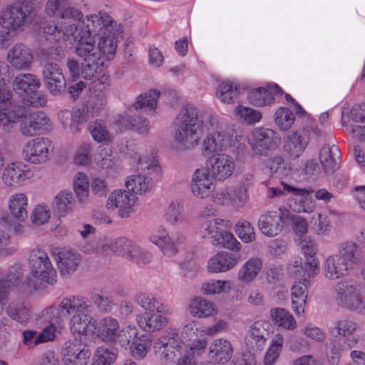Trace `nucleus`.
I'll return each mask as SVG.
<instances>
[{
    "label": "nucleus",
    "mask_w": 365,
    "mask_h": 365,
    "mask_svg": "<svg viewBox=\"0 0 365 365\" xmlns=\"http://www.w3.org/2000/svg\"><path fill=\"white\" fill-rule=\"evenodd\" d=\"M217 125V117L210 112L192 105H185L180 110L175 122L174 146L179 150H187L197 146L203 128Z\"/></svg>",
    "instance_id": "1"
},
{
    "label": "nucleus",
    "mask_w": 365,
    "mask_h": 365,
    "mask_svg": "<svg viewBox=\"0 0 365 365\" xmlns=\"http://www.w3.org/2000/svg\"><path fill=\"white\" fill-rule=\"evenodd\" d=\"M317 268V263L314 259L302 262L299 257L294 258L288 266L289 273L295 278L302 280L295 282L291 289L292 309L297 315L304 313L308 297L307 279L316 274Z\"/></svg>",
    "instance_id": "2"
},
{
    "label": "nucleus",
    "mask_w": 365,
    "mask_h": 365,
    "mask_svg": "<svg viewBox=\"0 0 365 365\" xmlns=\"http://www.w3.org/2000/svg\"><path fill=\"white\" fill-rule=\"evenodd\" d=\"M96 31V29H82L77 40L76 52L78 56L83 58L81 64V73L82 78L86 80L97 76L102 71L104 64L100 53L96 51L95 40L91 35Z\"/></svg>",
    "instance_id": "3"
},
{
    "label": "nucleus",
    "mask_w": 365,
    "mask_h": 365,
    "mask_svg": "<svg viewBox=\"0 0 365 365\" xmlns=\"http://www.w3.org/2000/svg\"><path fill=\"white\" fill-rule=\"evenodd\" d=\"M89 22L87 24L86 30L93 31L96 29V34L92 33L91 35L94 38L95 35L101 34L98 42V48H96V51L100 53L102 59L110 61L113 59L117 51V41L115 38L113 30L116 26V23L110 19L107 14L103 16L94 15L88 19Z\"/></svg>",
    "instance_id": "4"
},
{
    "label": "nucleus",
    "mask_w": 365,
    "mask_h": 365,
    "mask_svg": "<svg viewBox=\"0 0 365 365\" xmlns=\"http://www.w3.org/2000/svg\"><path fill=\"white\" fill-rule=\"evenodd\" d=\"M208 133L203 138L201 152L205 156L217 154L232 145L235 143L234 130L220 123L205 127Z\"/></svg>",
    "instance_id": "5"
},
{
    "label": "nucleus",
    "mask_w": 365,
    "mask_h": 365,
    "mask_svg": "<svg viewBox=\"0 0 365 365\" xmlns=\"http://www.w3.org/2000/svg\"><path fill=\"white\" fill-rule=\"evenodd\" d=\"M32 6L25 3L7 6L0 15V24L9 32L19 34L31 21Z\"/></svg>",
    "instance_id": "6"
},
{
    "label": "nucleus",
    "mask_w": 365,
    "mask_h": 365,
    "mask_svg": "<svg viewBox=\"0 0 365 365\" xmlns=\"http://www.w3.org/2000/svg\"><path fill=\"white\" fill-rule=\"evenodd\" d=\"M312 135L321 136V130L316 128L306 127L288 133L283 138V149L287 156L292 160L299 158L307 148Z\"/></svg>",
    "instance_id": "7"
},
{
    "label": "nucleus",
    "mask_w": 365,
    "mask_h": 365,
    "mask_svg": "<svg viewBox=\"0 0 365 365\" xmlns=\"http://www.w3.org/2000/svg\"><path fill=\"white\" fill-rule=\"evenodd\" d=\"M182 341L176 328L168 327L154 342V352L162 361H173L182 351Z\"/></svg>",
    "instance_id": "8"
},
{
    "label": "nucleus",
    "mask_w": 365,
    "mask_h": 365,
    "mask_svg": "<svg viewBox=\"0 0 365 365\" xmlns=\"http://www.w3.org/2000/svg\"><path fill=\"white\" fill-rule=\"evenodd\" d=\"M360 284L353 279L339 282L334 287L335 299L337 303L349 310L359 312L361 307Z\"/></svg>",
    "instance_id": "9"
},
{
    "label": "nucleus",
    "mask_w": 365,
    "mask_h": 365,
    "mask_svg": "<svg viewBox=\"0 0 365 365\" xmlns=\"http://www.w3.org/2000/svg\"><path fill=\"white\" fill-rule=\"evenodd\" d=\"M12 108H21L24 114L22 117L16 120L14 123L15 125L20 122V131L26 136H33L38 133L48 131L51 128V123L50 119L43 113H31L29 109L21 105L11 103Z\"/></svg>",
    "instance_id": "10"
},
{
    "label": "nucleus",
    "mask_w": 365,
    "mask_h": 365,
    "mask_svg": "<svg viewBox=\"0 0 365 365\" xmlns=\"http://www.w3.org/2000/svg\"><path fill=\"white\" fill-rule=\"evenodd\" d=\"M280 141L277 132L264 128L254 129L248 138V143L256 155H267L279 146Z\"/></svg>",
    "instance_id": "11"
},
{
    "label": "nucleus",
    "mask_w": 365,
    "mask_h": 365,
    "mask_svg": "<svg viewBox=\"0 0 365 365\" xmlns=\"http://www.w3.org/2000/svg\"><path fill=\"white\" fill-rule=\"evenodd\" d=\"M30 269L34 276L50 284L57 282V273L48 254L42 250H33L29 256Z\"/></svg>",
    "instance_id": "12"
},
{
    "label": "nucleus",
    "mask_w": 365,
    "mask_h": 365,
    "mask_svg": "<svg viewBox=\"0 0 365 365\" xmlns=\"http://www.w3.org/2000/svg\"><path fill=\"white\" fill-rule=\"evenodd\" d=\"M46 14L66 24L78 25L83 19V14L73 7L68 0H48L45 4Z\"/></svg>",
    "instance_id": "13"
},
{
    "label": "nucleus",
    "mask_w": 365,
    "mask_h": 365,
    "mask_svg": "<svg viewBox=\"0 0 365 365\" xmlns=\"http://www.w3.org/2000/svg\"><path fill=\"white\" fill-rule=\"evenodd\" d=\"M51 253L55 258L61 275L64 277H71L81 262V255L70 248L53 247L51 249Z\"/></svg>",
    "instance_id": "14"
},
{
    "label": "nucleus",
    "mask_w": 365,
    "mask_h": 365,
    "mask_svg": "<svg viewBox=\"0 0 365 365\" xmlns=\"http://www.w3.org/2000/svg\"><path fill=\"white\" fill-rule=\"evenodd\" d=\"M137 200L138 197L128 190H115L108 196L106 207L110 210L118 209V215L120 217L128 218L135 212Z\"/></svg>",
    "instance_id": "15"
},
{
    "label": "nucleus",
    "mask_w": 365,
    "mask_h": 365,
    "mask_svg": "<svg viewBox=\"0 0 365 365\" xmlns=\"http://www.w3.org/2000/svg\"><path fill=\"white\" fill-rule=\"evenodd\" d=\"M205 168L215 180L224 181L232 175L235 163L231 155L218 153L207 158Z\"/></svg>",
    "instance_id": "16"
},
{
    "label": "nucleus",
    "mask_w": 365,
    "mask_h": 365,
    "mask_svg": "<svg viewBox=\"0 0 365 365\" xmlns=\"http://www.w3.org/2000/svg\"><path fill=\"white\" fill-rule=\"evenodd\" d=\"M91 307V304L85 297L76 295L65 297L58 305L57 311L58 316L53 315V323L61 324L64 319L70 316L82 312H89Z\"/></svg>",
    "instance_id": "17"
},
{
    "label": "nucleus",
    "mask_w": 365,
    "mask_h": 365,
    "mask_svg": "<svg viewBox=\"0 0 365 365\" xmlns=\"http://www.w3.org/2000/svg\"><path fill=\"white\" fill-rule=\"evenodd\" d=\"M91 354L88 346L77 339L66 341L61 349L62 361L66 365H86Z\"/></svg>",
    "instance_id": "18"
},
{
    "label": "nucleus",
    "mask_w": 365,
    "mask_h": 365,
    "mask_svg": "<svg viewBox=\"0 0 365 365\" xmlns=\"http://www.w3.org/2000/svg\"><path fill=\"white\" fill-rule=\"evenodd\" d=\"M289 211L281 207L278 211H267L262 214L258 220V227L267 237L277 235L283 228V220L288 217Z\"/></svg>",
    "instance_id": "19"
},
{
    "label": "nucleus",
    "mask_w": 365,
    "mask_h": 365,
    "mask_svg": "<svg viewBox=\"0 0 365 365\" xmlns=\"http://www.w3.org/2000/svg\"><path fill=\"white\" fill-rule=\"evenodd\" d=\"M51 142L44 138H37L28 142L24 147V159L34 164L45 163L48 159L49 148Z\"/></svg>",
    "instance_id": "20"
},
{
    "label": "nucleus",
    "mask_w": 365,
    "mask_h": 365,
    "mask_svg": "<svg viewBox=\"0 0 365 365\" xmlns=\"http://www.w3.org/2000/svg\"><path fill=\"white\" fill-rule=\"evenodd\" d=\"M215 180L205 168L196 169L192 175L190 182L192 193L200 199L207 197L214 190Z\"/></svg>",
    "instance_id": "21"
},
{
    "label": "nucleus",
    "mask_w": 365,
    "mask_h": 365,
    "mask_svg": "<svg viewBox=\"0 0 365 365\" xmlns=\"http://www.w3.org/2000/svg\"><path fill=\"white\" fill-rule=\"evenodd\" d=\"M3 168L1 180L7 186L23 185L34 176V172L23 163H11Z\"/></svg>",
    "instance_id": "22"
},
{
    "label": "nucleus",
    "mask_w": 365,
    "mask_h": 365,
    "mask_svg": "<svg viewBox=\"0 0 365 365\" xmlns=\"http://www.w3.org/2000/svg\"><path fill=\"white\" fill-rule=\"evenodd\" d=\"M285 190L293 193L291 208L296 212H312L315 208V202L310 194L313 190L306 188H297L285 183H282Z\"/></svg>",
    "instance_id": "23"
},
{
    "label": "nucleus",
    "mask_w": 365,
    "mask_h": 365,
    "mask_svg": "<svg viewBox=\"0 0 365 365\" xmlns=\"http://www.w3.org/2000/svg\"><path fill=\"white\" fill-rule=\"evenodd\" d=\"M43 78L51 93L61 94L66 88V78L60 66L55 63H47L43 66Z\"/></svg>",
    "instance_id": "24"
},
{
    "label": "nucleus",
    "mask_w": 365,
    "mask_h": 365,
    "mask_svg": "<svg viewBox=\"0 0 365 365\" xmlns=\"http://www.w3.org/2000/svg\"><path fill=\"white\" fill-rule=\"evenodd\" d=\"M115 123L125 129H135L141 134L148 133L150 128L148 119L140 116L138 110H135L133 106L123 115H118Z\"/></svg>",
    "instance_id": "25"
},
{
    "label": "nucleus",
    "mask_w": 365,
    "mask_h": 365,
    "mask_svg": "<svg viewBox=\"0 0 365 365\" xmlns=\"http://www.w3.org/2000/svg\"><path fill=\"white\" fill-rule=\"evenodd\" d=\"M32 50L26 44L18 43L14 45L6 54V60L16 70L28 69L33 61Z\"/></svg>",
    "instance_id": "26"
},
{
    "label": "nucleus",
    "mask_w": 365,
    "mask_h": 365,
    "mask_svg": "<svg viewBox=\"0 0 365 365\" xmlns=\"http://www.w3.org/2000/svg\"><path fill=\"white\" fill-rule=\"evenodd\" d=\"M79 25L73 24H66L58 21V24L53 22L46 24L43 28V33L48 40L60 41L66 40V37L72 36L73 39L77 40L79 37L78 30Z\"/></svg>",
    "instance_id": "27"
},
{
    "label": "nucleus",
    "mask_w": 365,
    "mask_h": 365,
    "mask_svg": "<svg viewBox=\"0 0 365 365\" xmlns=\"http://www.w3.org/2000/svg\"><path fill=\"white\" fill-rule=\"evenodd\" d=\"M168 312H144L136 316L138 327L145 332H155L165 327L168 321L163 314Z\"/></svg>",
    "instance_id": "28"
},
{
    "label": "nucleus",
    "mask_w": 365,
    "mask_h": 365,
    "mask_svg": "<svg viewBox=\"0 0 365 365\" xmlns=\"http://www.w3.org/2000/svg\"><path fill=\"white\" fill-rule=\"evenodd\" d=\"M233 347L231 342L225 339H214L209 346V357L220 364L227 363L232 356Z\"/></svg>",
    "instance_id": "29"
},
{
    "label": "nucleus",
    "mask_w": 365,
    "mask_h": 365,
    "mask_svg": "<svg viewBox=\"0 0 365 365\" xmlns=\"http://www.w3.org/2000/svg\"><path fill=\"white\" fill-rule=\"evenodd\" d=\"M41 86L40 80L31 73H19L12 81L14 91L23 98Z\"/></svg>",
    "instance_id": "30"
},
{
    "label": "nucleus",
    "mask_w": 365,
    "mask_h": 365,
    "mask_svg": "<svg viewBox=\"0 0 365 365\" xmlns=\"http://www.w3.org/2000/svg\"><path fill=\"white\" fill-rule=\"evenodd\" d=\"M338 257L346 263V266L351 270L355 265L360 264L362 256L357 245L354 242H344L339 245L338 252L336 254Z\"/></svg>",
    "instance_id": "31"
},
{
    "label": "nucleus",
    "mask_w": 365,
    "mask_h": 365,
    "mask_svg": "<svg viewBox=\"0 0 365 365\" xmlns=\"http://www.w3.org/2000/svg\"><path fill=\"white\" fill-rule=\"evenodd\" d=\"M119 329L118 320L109 316L101 319L96 326L97 336L106 342L115 341Z\"/></svg>",
    "instance_id": "32"
},
{
    "label": "nucleus",
    "mask_w": 365,
    "mask_h": 365,
    "mask_svg": "<svg viewBox=\"0 0 365 365\" xmlns=\"http://www.w3.org/2000/svg\"><path fill=\"white\" fill-rule=\"evenodd\" d=\"M237 261V257L230 252H219L209 260L207 268L210 272H224L234 267Z\"/></svg>",
    "instance_id": "33"
},
{
    "label": "nucleus",
    "mask_w": 365,
    "mask_h": 365,
    "mask_svg": "<svg viewBox=\"0 0 365 365\" xmlns=\"http://www.w3.org/2000/svg\"><path fill=\"white\" fill-rule=\"evenodd\" d=\"M319 158L324 172L327 174L333 173L339 167L340 150L335 145H325L321 149Z\"/></svg>",
    "instance_id": "34"
},
{
    "label": "nucleus",
    "mask_w": 365,
    "mask_h": 365,
    "mask_svg": "<svg viewBox=\"0 0 365 365\" xmlns=\"http://www.w3.org/2000/svg\"><path fill=\"white\" fill-rule=\"evenodd\" d=\"M122 151L128 157L138 158L140 168L141 170H148V173L151 172H158L159 166L155 159L144 161L138 155V145L133 140H126L124 147H122Z\"/></svg>",
    "instance_id": "35"
},
{
    "label": "nucleus",
    "mask_w": 365,
    "mask_h": 365,
    "mask_svg": "<svg viewBox=\"0 0 365 365\" xmlns=\"http://www.w3.org/2000/svg\"><path fill=\"white\" fill-rule=\"evenodd\" d=\"M189 311L192 316L197 318H207L217 313L215 304L208 299L198 297L191 301Z\"/></svg>",
    "instance_id": "36"
},
{
    "label": "nucleus",
    "mask_w": 365,
    "mask_h": 365,
    "mask_svg": "<svg viewBox=\"0 0 365 365\" xmlns=\"http://www.w3.org/2000/svg\"><path fill=\"white\" fill-rule=\"evenodd\" d=\"M8 207L11 215L19 221H24L28 216L27 197L24 193H15L10 196Z\"/></svg>",
    "instance_id": "37"
},
{
    "label": "nucleus",
    "mask_w": 365,
    "mask_h": 365,
    "mask_svg": "<svg viewBox=\"0 0 365 365\" xmlns=\"http://www.w3.org/2000/svg\"><path fill=\"white\" fill-rule=\"evenodd\" d=\"M225 227V221L220 218L212 217L204 219L201 222L200 232L203 238L211 240L212 244L221 234Z\"/></svg>",
    "instance_id": "38"
},
{
    "label": "nucleus",
    "mask_w": 365,
    "mask_h": 365,
    "mask_svg": "<svg viewBox=\"0 0 365 365\" xmlns=\"http://www.w3.org/2000/svg\"><path fill=\"white\" fill-rule=\"evenodd\" d=\"M23 112L21 108H12L11 103L0 105V127L4 131L10 132L15 120L22 117Z\"/></svg>",
    "instance_id": "39"
},
{
    "label": "nucleus",
    "mask_w": 365,
    "mask_h": 365,
    "mask_svg": "<svg viewBox=\"0 0 365 365\" xmlns=\"http://www.w3.org/2000/svg\"><path fill=\"white\" fill-rule=\"evenodd\" d=\"M262 267V262L259 257L248 259L241 267L237 274V279L249 284L255 280Z\"/></svg>",
    "instance_id": "40"
},
{
    "label": "nucleus",
    "mask_w": 365,
    "mask_h": 365,
    "mask_svg": "<svg viewBox=\"0 0 365 365\" xmlns=\"http://www.w3.org/2000/svg\"><path fill=\"white\" fill-rule=\"evenodd\" d=\"M240 86L230 81H223L217 87L215 95L223 103L231 104L237 99Z\"/></svg>",
    "instance_id": "41"
},
{
    "label": "nucleus",
    "mask_w": 365,
    "mask_h": 365,
    "mask_svg": "<svg viewBox=\"0 0 365 365\" xmlns=\"http://www.w3.org/2000/svg\"><path fill=\"white\" fill-rule=\"evenodd\" d=\"M336 255L329 256L324 263L326 277L334 280L346 274L350 269Z\"/></svg>",
    "instance_id": "42"
},
{
    "label": "nucleus",
    "mask_w": 365,
    "mask_h": 365,
    "mask_svg": "<svg viewBox=\"0 0 365 365\" xmlns=\"http://www.w3.org/2000/svg\"><path fill=\"white\" fill-rule=\"evenodd\" d=\"M135 302L144 312H168V309L162 302L150 293L143 292L136 294Z\"/></svg>",
    "instance_id": "43"
},
{
    "label": "nucleus",
    "mask_w": 365,
    "mask_h": 365,
    "mask_svg": "<svg viewBox=\"0 0 365 365\" xmlns=\"http://www.w3.org/2000/svg\"><path fill=\"white\" fill-rule=\"evenodd\" d=\"M125 184L128 191L142 195L150 190L153 181L145 175L134 174L127 178Z\"/></svg>",
    "instance_id": "44"
},
{
    "label": "nucleus",
    "mask_w": 365,
    "mask_h": 365,
    "mask_svg": "<svg viewBox=\"0 0 365 365\" xmlns=\"http://www.w3.org/2000/svg\"><path fill=\"white\" fill-rule=\"evenodd\" d=\"M11 222L6 218L0 222V257H6L13 255L16 248L11 246Z\"/></svg>",
    "instance_id": "45"
},
{
    "label": "nucleus",
    "mask_w": 365,
    "mask_h": 365,
    "mask_svg": "<svg viewBox=\"0 0 365 365\" xmlns=\"http://www.w3.org/2000/svg\"><path fill=\"white\" fill-rule=\"evenodd\" d=\"M75 200L73 193L61 190L55 196L52 202L53 210L60 215H65L72 211Z\"/></svg>",
    "instance_id": "46"
},
{
    "label": "nucleus",
    "mask_w": 365,
    "mask_h": 365,
    "mask_svg": "<svg viewBox=\"0 0 365 365\" xmlns=\"http://www.w3.org/2000/svg\"><path fill=\"white\" fill-rule=\"evenodd\" d=\"M96 320L88 312L78 313L71 316L69 328L72 334H86L89 324L94 325Z\"/></svg>",
    "instance_id": "47"
},
{
    "label": "nucleus",
    "mask_w": 365,
    "mask_h": 365,
    "mask_svg": "<svg viewBox=\"0 0 365 365\" xmlns=\"http://www.w3.org/2000/svg\"><path fill=\"white\" fill-rule=\"evenodd\" d=\"M270 317L277 326L287 330H294L297 322L294 317L285 309L275 307L270 309Z\"/></svg>",
    "instance_id": "48"
},
{
    "label": "nucleus",
    "mask_w": 365,
    "mask_h": 365,
    "mask_svg": "<svg viewBox=\"0 0 365 365\" xmlns=\"http://www.w3.org/2000/svg\"><path fill=\"white\" fill-rule=\"evenodd\" d=\"M150 241L159 247L165 255L171 256L177 252L175 243L165 229H160L157 234L151 235Z\"/></svg>",
    "instance_id": "49"
},
{
    "label": "nucleus",
    "mask_w": 365,
    "mask_h": 365,
    "mask_svg": "<svg viewBox=\"0 0 365 365\" xmlns=\"http://www.w3.org/2000/svg\"><path fill=\"white\" fill-rule=\"evenodd\" d=\"M270 324L265 321L255 322L250 329L249 341L255 343L257 349L262 347L269 335Z\"/></svg>",
    "instance_id": "50"
},
{
    "label": "nucleus",
    "mask_w": 365,
    "mask_h": 365,
    "mask_svg": "<svg viewBox=\"0 0 365 365\" xmlns=\"http://www.w3.org/2000/svg\"><path fill=\"white\" fill-rule=\"evenodd\" d=\"M160 94L158 90L151 89L143 94L139 95L133 106L136 110L144 108L153 112L157 106Z\"/></svg>",
    "instance_id": "51"
},
{
    "label": "nucleus",
    "mask_w": 365,
    "mask_h": 365,
    "mask_svg": "<svg viewBox=\"0 0 365 365\" xmlns=\"http://www.w3.org/2000/svg\"><path fill=\"white\" fill-rule=\"evenodd\" d=\"M118 351L115 347L102 346L97 348L91 365H111L117 358Z\"/></svg>",
    "instance_id": "52"
},
{
    "label": "nucleus",
    "mask_w": 365,
    "mask_h": 365,
    "mask_svg": "<svg viewBox=\"0 0 365 365\" xmlns=\"http://www.w3.org/2000/svg\"><path fill=\"white\" fill-rule=\"evenodd\" d=\"M6 312L11 318L21 324L26 323L30 317L29 307L19 300L11 302Z\"/></svg>",
    "instance_id": "53"
},
{
    "label": "nucleus",
    "mask_w": 365,
    "mask_h": 365,
    "mask_svg": "<svg viewBox=\"0 0 365 365\" xmlns=\"http://www.w3.org/2000/svg\"><path fill=\"white\" fill-rule=\"evenodd\" d=\"M248 101L255 106H265L274 101L272 92L264 88H257L249 92Z\"/></svg>",
    "instance_id": "54"
},
{
    "label": "nucleus",
    "mask_w": 365,
    "mask_h": 365,
    "mask_svg": "<svg viewBox=\"0 0 365 365\" xmlns=\"http://www.w3.org/2000/svg\"><path fill=\"white\" fill-rule=\"evenodd\" d=\"M58 118L64 128H69L73 133H76L80 130L79 125L82 120L79 110L72 112L66 110L61 111L58 113Z\"/></svg>",
    "instance_id": "55"
},
{
    "label": "nucleus",
    "mask_w": 365,
    "mask_h": 365,
    "mask_svg": "<svg viewBox=\"0 0 365 365\" xmlns=\"http://www.w3.org/2000/svg\"><path fill=\"white\" fill-rule=\"evenodd\" d=\"M93 304L102 313H108L111 311L113 305L112 296L105 290L93 293L91 296Z\"/></svg>",
    "instance_id": "56"
},
{
    "label": "nucleus",
    "mask_w": 365,
    "mask_h": 365,
    "mask_svg": "<svg viewBox=\"0 0 365 365\" xmlns=\"http://www.w3.org/2000/svg\"><path fill=\"white\" fill-rule=\"evenodd\" d=\"M283 336L277 334L272 339V344L264 357V365H274L282 351Z\"/></svg>",
    "instance_id": "57"
},
{
    "label": "nucleus",
    "mask_w": 365,
    "mask_h": 365,
    "mask_svg": "<svg viewBox=\"0 0 365 365\" xmlns=\"http://www.w3.org/2000/svg\"><path fill=\"white\" fill-rule=\"evenodd\" d=\"M295 120L294 114L287 108H278L274 114V122L282 130H288Z\"/></svg>",
    "instance_id": "58"
},
{
    "label": "nucleus",
    "mask_w": 365,
    "mask_h": 365,
    "mask_svg": "<svg viewBox=\"0 0 365 365\" xmlns=\"http://www.w3.org/2000/svg\"><path fill=\"white\" fill-rule=\"evenodd\" d=\"M138 331L134 326H126L118 330L115 341L124 349L131 347V344L138 337Z\"/></svg>",
    "instance_id": "59"
},
{
    "label": "nucleus",
    "mask_w": 365,
    "mask_h": 365,
    "mask_svg": "<svg viewBox=\"0 0 365 365\" xmlns=\"http://www.w3.org/2000/svg\"><path fill=\"white\" fill-rule=\"evenodd\" d=\"M134 242L125 237H120L111 241V252L117 255L128 259L130 252H136V248L133 247Z\"/></svg>",
    "instance_id": "60"
},
{
    "label": "nucleus",
    "mask_w": 365,
    "mask_h": 365,
    "mask_svg": "<svg viewBox=\"0 0 365 365\" xmlns=\"http://www.w3.org/2000/svg\"><path fill=\"white\" fill-rule=\"evenodd\" d=\"M97 165L104 170L113 169L117 162V154L108 148H104L101 150L96 158Z\"/></svg>",
    "instance_id": "61"
},
{
    "label": "nucleus",
    "mask_w": 365,
    "mask_h": 365,
    "mask_svg": "<svg viewBox=\"0 0 365 365\" xmlns=\"http://www.w3.org/2000/svg\"><path fill=\"white\" fill-rule=\"evenodd\" d=\"M73 189L80 202H84L88 197V180L83 173L76 174L73 180Z\"/></svg>",
    "instance_id": "62"
},
{
    "label": "nucleus",
    "mask_w": 365,
    "mask_h": 365,
    "mask_svg": "<svg viewBox=\"0 0 365 365\" xmlns=\"http://www.w3.org/2000/svg\"><path fill=\"white\" fill-rule=\"evenodd\" d=\"M235 113L241 120L250 125L259 122L262 118L259 110L242 106H237Z\"/></svg>",
    "instance_id": "63"
},
{
    "label": "nucleus",
    "mask_w": 365,
    "mask_h": 365,
    "mask_svg": "<svg viewBox=\"0 0 365 365\" xmlns=\"http://www.w3.org/2000/svg\"><path fill=\"white\" fill-rule=\"evenodd\" d=\"M150 341L146 336L137 337L129 347L131 354L137 359H143L147 355L150 346Z\"/></svg>",
    "instance_id": "64"
}]
</instances>
